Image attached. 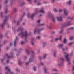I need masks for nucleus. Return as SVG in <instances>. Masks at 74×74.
<instances>
[{
	"mask_svg": "<svg viewBox=\"0 0 74 74\" xmlns=\"http://www.w3.org/2000/svg\"><path fill=\"white\" fill-rule=\"evenodd\" d=\"M64 55L66 58V60L67 62H68V63L67 64L68 65H70L71 63L70 62V58H69V55L66 53H64Z\"/></svg>",
	"mask_w": 74,
	"mask_h": 74,
	"instance_id": "nucleus-1",
	"label": "nucleus"
},
{
	"mask_svg": "<svg viewBox=\"0 0 74 74\" xmlns=\"http://www.w3.org/2000/svg\"><path fill=\"white\" fill-rule=\"evenodd\" d=\"M48 16L49 17H52V20L53 21L54 23L55 22V18L53 17V15H52L51 12H49L48 13Z\"/></svg>",
	"mask_w": 74,
	"mask_h": 74,
	"instance_id": "nucleus-2",
	"label": "nucleus"
},
{
	"mask_svg": "<svg viewBox=\"0 0 74 74\" xmlns=\"http://www.w3.org/2000/svg\"><path fill=\"white\" fill-rule=\"evenodd\" d=\"M20 36H22V37H27V36H28V34H27V31H25V33H24L23 32H22L20 34Z\"/></svg>",
	"mask_w": 74,
	"mask_h": 74,
	"instance_id": "nucleus-3",
	"label": "nucleus"
},
{
	"mask_svg": "<svg viewBox=\"0 0 74 74\" xmlns=\"http://www.w3.org/2000/svg\"><path fill=\"white\" fill-rule=\"evenodd\" d=\"M61 62L59 63V66H61L63 64V62H64V59L63 58H62L61 59Z\"/></svg>",
	"mask_w": 74,
	"mask_h": 74,
	"instance_id": "nucleus-4",
	"label": "nucleus"
},
{
	"mask_svg": "<svg viewBox=\"0 0 74 74\" xmlns=\"http://www.w3.org/2000/svg\"><path fill=\"white\" fill-rule=\"evenodd\" d=\"M57 18L58 21H63V19L61 17H57Z\"/></svg>",
	"mask_w": 74,
	"mask_h": 74,
	"instance_id": "nucleus-5",
	"label": "nucleus"
},
{
	"mask_svg": "<svg viewBox=\"0 0 74 74\" xmlns=\"http://www.w3.org/2000/svg\"><path fill=\"white\" fill-rule=\"evenodd\" d=\"M40 12H42V13H44L45 12L44 11V8L42 7L41 9L39 11Z\"/></svg>",
	"mask_w": 74,
	"mask_h": 74,
	"instance_id": "nucleus-6",
	"label": "nucleus"
},
{
	"mask_svg": "<svg viewBox=\"0 0 74 74\" xmlns=\"http://www.w3.org/2000/svg\"><path fill=\"white\" fill-rule=\"evenodd\" d=\"M37 5H41V3H39L37 2V0H34V3H37Z\"/></svg>",
	"mask_w": 74,
	"mask_h": 74,
	"instance_id": "nucleus-7",
	"label": "nucleus"
},
{
	"mask_svg": "<svg viewBox=\"0 0 74 74\" xmlns=\"http://www.w3.org/2000/svg\"><path fill=\"white\" fill-rule=\"evenodd\" d=\"M64 14L65 15H68V12L66 10H64Z\"/></svg>",
	"mask_w": 74,
	"mask_h": 74,
	"instance_id": "nucleus-8",
	"label": "nucleus"
},
{
	"mask_svg": "<svg viewBox=\"0 0 74 74\" xmlns=\"http://www.w3.org/2000/svg\"><path fill=\"white\" fill-rule=\"evenodd\" d=\"M63 46V44H60L58 45V48H61V47H62Z\"/></svg>",
	"mask_w": 74,
	"mask_h": 74,
	"instance_id": "nucleus-9",
	"label": "nucleus"
},
{
	"mask_svg": "<svg viewBox=\"0 0 74 74\" xmlns=\"http://www.w3.org/2000/svg\"><path fill=\"white\" fill-rule=\"evenodd\" d=\"M35 13H36V14H33L31 16V18L32 19H33V17H34V15H36V14L37 13V12H36Z\"/></svg>",
	"mask_w": 74,
	"mask_h": 74,
	"instance_id": "nucleus-10",
	"label": "nucleus"
},
{
	"mask_svg": "<svg viewBox=\"0 0 74 74\" xmlns=\"http://www.w3.org/2000/svg\"><path fill=\"white\" fill-rule=\"evenodd\" d=\"M67 25H71V21H68Z\"/></svg>",
	"mask_w": 74,
	"mask_h": 74,
	"instance_id": "nucleus-11",
	"label": "nucleus"
},
{
	"mask_svg": "<svg viewBox=\"0 0 74 74\" xmlns=\"http://www.w3.org/2000/svg\"><path fill=\"white\" fill-rule=\"evenodd\" d=\"M47 70H48V69L47 68H44L45 73H47Z\"/></svg>",
	"mask_w": 74,
	"mask_h": 74,
	"instance_id": "nucleus-12",
	"label": "nucleus"
},
{
	"mask_svg": "<svg viewBox=\"0 0 74 74\" xmlns=\"http://www.w3.org/2000/svg\"><path fill=\"white\" fill-rule=\"evenodd\" d=\"M67 40L66 38L64 39V43H66L67 42Z\"/></svg>",
	"mask_w": 74,
	"mask_h": 74,
	"instance_id": "nucleus-13",
	"label": "nucleus"
},
{
	"mask_svg": "<svg viewBox=\"0 0 74 74\" xmlns=\"http://www.w3.org/2000/svg\"><path fill=\"white\" fill-rule=\"evenodd\" d=\"M5 69L6 70H8V71H10V69H9V67H6L5 68Z\"/></svg>",
	"mask_w": 74,
	"mask_h": 74,
	"instance_id": "nucleus-14",
	"label": "nucleus"
},
{
	"mask_svg": "<svg viewBox=\"0 0 74 74\" xmlns=\"http://www.w3.org/2000/svg\"><path fill=\"white\" fill-rule=\"evenodd\" d=\"M52 71H58V70H57V69H52Z\"/></svg>",
	"mask_w": 74,
	"mask_h": 74,
	"instance_id": "nucleus-15",
	"label": "nucleus"
},
{
	"mask_svg": "<svg viewBox=\"0 0 74 74\" xmlns=\"http://www.w3.org/2000/svg\"><path fill=\"white\" fill-rule=\"evenodd\" d=\"M47 55L46 54H45L43 55V58L44 59H45V58H46V57H47Z\"/></svg>",
	"mask_w": 74,
	"mask_h": 74,
	"instance_id": "nucleus-16",
	"label": "nucleus"
},
{
	"mask_svg": "<svg viewBox=\"0 0 74 74\" xmlns=\"http://www.w3.org/2000/svg\"><path fill=\"white\" fill-rule=\"evenodd\" d=\"M8 10L7 9L5 10V14H7V13H8Z\"/></svg>",
	"mask_w": 74,
	"mask_h": 74,
	"instance_id": "nucleus-17",
	"label": "nucleus"
},
{
	"mask_svg": "<svg viewBox=\"0 0 74 74\" xmlns=\"http://www.w3.org/2000/svg\"><path fill=\"white\" fill-rule=\"evenodd\" d=\"M68 4H71V1H69L68 2Z\"/></svg>",
	"mask_w": 74,
	"mask_h": 74,
	"instance_id": "nucleus-18",
	"label": "nucleus"
},
{
	"mask_svg": "<svg viewBox=\"0 0 74 74\" xmlns=\"http://www.w3.org/2000/svg\"><path fill=\"white\" fill-rule=\"evenodd\" d=\"M73 17H69L68 18V19H73Z\"/></svg>",
	"mask_w": 74,
	"mask_h": 74,
	"instance_id": "nucleus-19",
	"label": "nucleus"
},
{
	"mask_svg": "<svg viewBox=\"0 0 74 74\" xmlns=\"http://www.w3.org/2000/svg\"><path fill=\"white\" fill-rule=\"evenodd\" d=\"M74 44L73 42L70 43L69 44V45H72V44Z\"/></svg>",
	"mask_w": 74,
	"mask_h": 74,
	"instance_id": "nucleus-20",
	"label": "nucleus"
},
{
	"mask_svg": "<svg viewBox=\"0 0 74 74\" xmlns=\"http://www.w3.org/2000/svg\"><path fill=\"white\" fill-rule=\"evenodd\" d=\"M68 49V48L67 47H66V49H62V50L63 51H65V50H66V49Z\"/></svg>",
	"mask_w": 74,
	"mask_h": 74,
	"instance_id": "nucleus-21",
	"label": "nucleus"
},
{
	"mask_svg": "<svg viewBox=\"0 0 74 74\" xmlns=\"http://www.w3.org/2000/svg\"><path fill=\"white\" fill-rule=\"evenodd\" d=\"M70 40H72L73 39V37H70L69 38Z\"/></svg>",
	"mask_w": 74,
	"mask_h": 74,
	"instance_id": "nucleus-22",
	"label": "nucleus"
},
{
	"mask_svg": "<svg viewBox=\"0 0 74 74\" xmlns=\"http://www.w3.org/2000/svg\"><path fill=\"white\" fill-rule=\"evenodd\" d=\"M62 36H60V38H59L60 40H61V39H62Z\"/></svg>",
	"mask_w": 74,
	"mask_h": 74,
	"instance_id": "nucleus-23",
	"label": "nucleus"
},
{
	"mask_svg": "<svg viewBox=\"0 0 74 74\" xmlns=\"http://www.w3.org/2000/svg\"><path fill=\"white\" fill-rule=\"evenodd\" d=\"M19 30H22V28H20L18 29V31H19Z\"/></svg>",
	"mask_w": 74,
	"mask_h": 74,
	"instance_id": "nucleus-24",
	"label": "nucleus"
},
{
	"mask_svg": "<svg viewBox=\"0 0 74 74\" xmlns=\"http://www.w3.org/2000/svg\"><path fill=\"white\" fill-rule=\"evenodd\" d=\"M30 14H29L28 15V18H30Z\"/></svg>",
	"mask_w": 74,
	"mask_h": 74,
	"instance_id": "nucleus-25",
	"label": "nucleus"
},
{
	"mask_svg": "<svg viewBox=\"0 0 74 74\" xmlns=\"http://www.w3.org/2000/svg\"><path fill=\"white\" fill-rule=\"evenodd\" d=\"M54 12H57V10H56V8H55L54 9Z\"/></svg>",
	"mask_w": 74,
	"mask_h": 74,
	"instance_id": "nucleus-26",
	"label": "nucleus"
},
{
	"mask_svg": "<svg viewBox=\"0 0 74 74\" xmlns=\"http://www.w3.org/2000/svg\"><path fill=\"white\" fill-rule=\"evenodd\" d=\"M56 41H58V40H59V38H56L55 39Z\"/></svg>",
	"mask_w": 74,
	"mask_h": 74,
	"instance_id": "nucleus-27",
	"label": "nucleus"
},
{
	"mask_svg": "<svg viewBox=\"0 0 74 74\" xmlns=\"http://www.w3.org/2000/svg\"><path fill=\"white\" fill-rule=\"evenodd\" d=\"M37 33V30L36 29L34 31V34H36Z\"/></svg>",
	"mask_w": 74,
	"mask_h": 74,
	"instance_id": "nucleus-28",
	"label": "nucleus"
},
{
	"mask_svg": "<svg viewBox=\"0 0 74 74\" xmlns=\"http://www.w3.org/2000/svg\"><path fill=\"white\" fill-rule=\"evenodd\" d=\"M40 21H41V20H38L37 22H38V23H40Z\"/></svg>",
	"mask_w": 74,
	"mask_h": 74,
	"instance_id": "nucleus-29",
	"label": "nucleus"
},
{
	"mask_svg": "<svg viewBox=\"0 0 74 74\" xmlns=\"http://www.w3.org/2000/svg\"><path fill=\"white\" fill-rule=\"evenodd\" d=\"M6 56H7V57H8V58H11V57H9V56H8V55L7 54L6 55Z\"/></svg>",
	"mask_w": 74,
	"mask_h": 74,
	"instance_id": "nucleus-30",
	"label": "nucleus"
},
{
	"mask_svg": "<svg viewBox=\"0 0 74 74\" xmlns=\"http://www.w3.org/2000/svg\"><path fill=\"white\" fill-rule=\"evenodd\" d=\"M38 34H40V30H38Z\"/></svg>",
	"mask_w": 74,
	"mask_h": 74,
	"instance_id": "nucleus-31",
	"label": "nucleus"
},
{
	"mask_svg": "<svg viewBox=\"0 0 74 74\" xmlns=\"http://www.w3.org/2000/svg\"><path fill=\"white\" fill-rule=\"evenodd\" d=\"M33 69L34 71H36V67H34Z\"/></svg>",
	"mask_w": 74,
	"mask_h": 74,
	"instance_id": "nucleus-32",
	"label": "nucleus"
},
{
	"mask_svg": "<svg viewBox=\"0 0 74 74\" xmlns=\"http://www.w3.org/2000/svg\"><path fill=\"white\" fill-rule=\"evenodd\" d=\"M31 42L32 45H34V42H33L32 41Z\"/></svg>",
	"mask_w": 74,
	"mask_h": 74,
	"instance_id": "nucleus-33",
	"label": "nucleus"
},
{
	"mask_svg": "<svg viewBox=\"0 0 74 74\" xmlns=\"http://www.w3.org/2000/svg\"><path fill=\"white\" fill-rule=\"evenodd\" d=\"M73 29H74V28L72 27L71 28H69V29L70 30H73Z\"/></svg>",
	"mask_w": 74,
	"mask_h": 74,
	"instance_id": "nucleus-34",
	"label": "nucleus"
},
{
	"mask_svg": "<svg viewBox=\"0 0 74 74\" xmlns=\"http://www.w3.org/2000/svg\"><path fill=\"white\" fill-rule=\"evenodd\" d=\"M40 64L42 66H43V65L44 64L43 63V62H41Z\"/></svg>",
	"mask_w": 74,
	"mask_h": 74,
	"instance_id": "nucleus-35",
	"label": "nucleus"
},
{
	"mask_svg": "<svg viewBox=\"0 0 74 74\" xmlns=\"http://www.w3.org/2000/svg\"><path fill=\"white\" fill-rule=\"evenodd\" d=\"M25 4V3L23 2V3L22 4V5H24Z\"/></svg>",
	"mask_w": 74,
	"mask_h": 74,
	"instance_id": "nucleus-36",
	"label": "nucleus"
},
{
	"mask_svg": "<svg viewBox=\"0 0 74 74\" xmlns=\"http://www.w3.org/2000/svg\"><path fill=\"white\" fill-rule=\"evenodd\" d=\"M59 11L60 12H62V10L61 9H60L59 10Z\"/></svg>",
	"mask_w": 74,
	"mask_h": 74,
	"instance_id": "nucleus-37",
	"label": "nucleus"
},
{
	"mask_svg": "<svg viewBox=\"0 0 74 74\" xmlns=\"http://www.w3.org/2000/svg\"><path fill=\"white\" fill-rule=\"evenodd\" d=\"M41 38V37L39 36L38 37V39H40V38Z\"/></svg>",
	"mask_w": 74,
	"mask_h": 74,
	"instance_id": "nucleus-38",
	"label": "nucleus"
},
{
	"mask_svg": "<svg viewBox=\"0 0 74 74\" xmlns=\"http://www.w3.org/2000/svg\"><path fill=\"white\" fill-rule=\"evenodd\" d=\"M40 26H44V24H40Z\"/></svg>",
	"mask_w": 74,
	"mask_h": 74,
	"instance_id": "nucleus-39",
	"label": "nucleus"
},
{
	"mask_svg": "<svg viewBox=\"0 0 74 74\" xmlns=\"http://www.w3.org/2000/svg\"><path fill=\"white\" fill-rule=\"evenodd\" d=\"M14 11H16V10H17V9L16 8H14Z\"/></svg>",
	"mask_w": 74,
	"mask_h": 74,
	"instance_id": "nucleus-40",
	"label": "nucleus"
},
{
	"mask_svg": "<svg viewBox=\"0 0 74 74\" xmlns=\"http://www.w3.org/2000/svg\"><path fill=\"white\" fill-rule=\"evenodd\" d=\"M56 53H54V56H56Z\"/></svg>",
	"mask_w": 74,
	"mask_h": 74,
	"instance_id": "nucleus-41",
	"label": "nucleus"
},
{
	"mask_svg": "<svg viewBox=\"0 0 74 74\" xmlns=\"http://www.w3.org/2000/svg\"><path fill=\"white\" fill-rule=\"evenodd\" d=\"M16 44V40H15L14 42V45L15 46V44Z\"/></svg>",
	"mask_w": 74,
	"mask_h": 74,
	"instance_id": "nucleus-42",
	"label": "nucleus"
},
{
	"mask_svg": "<svg viewBox=\"0 0 74 74\" xmlns=\"http://www.w3.org/2000/svg\"><path fill=\"white\" fill-rule=\"evenodd\" d=\"M21 44H24V42H21Z\"/></svg>",
	"mask_w": 74,
	"mask_h": 74,
	"instance_id": "nucleus-43",
	"label": "nucleus"
},
{
	"mask_svg": "<svg viewBox=\"0 0 74 74\" xmlns=\"http://www.w3.org/2000/svg\"><path fill=\"white\" fill-rule=\"evenodd\" d=\"M7 21V20H5L4 21V22H5V23Z\"/></svg>",
	"mask_w": 74,
	"mask_h": 74,
	"instance_id": "nucleus-44",
	"label": "nucleus"
},
{
	"mask_svg": "<svg viewBox=\"0 0 74 74\" xmlns=\"http://www.w3.org/2000/svg\"><path fill=\"white\" fill-rule=\"evenodd\" d=\"M73 70H74V66H73Z\"/></svg>",
	"mask_w": 74,
	"mask_h": 74,
	"instance_id": "nucleus-45",
	"label": "nucleus"
},
{
	"mask_svg": "<svg viewBox=\"0 0 74 74\" xmlns=\"http://www.w3.org/2000/svg\"><path fill=\"white\" fill-rule=\"evenodd\" d=\"M4 25V24H2V27H3V25Z\"/></svg>",
	"mask_w": 74,
	"mask_h": 74,
	"instance_id": "nucleus-46",
	"label": "nucleus"
},
{
	"mask_svg": "<svg viewBox=\"0 0 74 74\" xmlns=\"http://www.w3.org/2000/svg\"><path fill=\"white\" fill-rule=\"evenodd\" d=\"M8 1V0H7L6 1V3H7V2Z\"/></svg>",
	"mask_w": 74,
	"mask_h": 74,
	"instance_id": "nucleus-47",
	"label": "nucleus"
},
{
	"mask_svg": "<svg viewBox=\"0 0 74 74\" xmlns=\"http://www.w3.org/2000/svg\"><path fill=\"white\" fill-rule=\"evenodd\" d=\"M29 64V63H28V62L26 63V64H27V65H28V64Z\"/></svg>",
	"mask_w": 74,
	"mask_h": 74,
	"instance_id": "nucleus-48",
	"label": "nucleus"
},
{
	"mask_svg": "<svg viewBox=\"0 0 74 74\" xmlns=\"http://www.w3.org/2000/svg\"><path fill=\"white\" fill-rule=\"evenodd\" d=\"M53 3H54L55 2V0H53L52 1Z\"/></svg>",
	"mask_w": 74,
	"mask_h": 74,
	"instance_id": "nucleus-49",
	"label": "nucleus"
},
{
	"mask_svg": "<svg viewBox=\"0 0 74 74\" xmlns=\"http://www.w3.org/2000/svg\"><path fill=\"white\" fill-rule=\"evenodd\" d=\"M22 19V18H20V21H21Z\"/></svg>",
	"mask_w": 74,
	"mask_h": 74,
	"instance_id": "nucleus-50",
	"label": "nucleus"
},
{
	"mask_svg": "<svg viewBox=\"0 0 74 74\" xmlns=\"http://www.w3.org/2000/svg\"><path fill=\"white\" fill-rule=\"evenodd\" d=\"M3 14V12H2L1 13V15H2Z\"/></svg>",
	"mask_w": 74,
	"mask_h": 74,
	"instance_id": "nucleus-51",
	"label": "nucleus"
},
{
	"mask_svg": "<svg viewBox=\"0 0 74 74\" xmlns=\"http://www.w3.org/2000/svg\"><path fill=\"white\" fill-rule=\"evenodd\" d=\"M1 45H0V47H1ZM0 51H1V49H0Z\"/></svg>",
	"mask_w": 74,
	"mask_h": 74,
	"instance_id": "nucleus-52",
	"label": "nucleus"
},
{
	"mask_svg": "<svg viewBox=\"0 0 74 74\" xmlns=\"http://www.w3.org/2000/svg\"><path fill=\"white\" fill-rule=\"evenodd\" d=\"M2 37H3L2 36H1V38H2Z\"/></svg>",
	"mask_w": 74,
	"mask_h": 74,
	"instance_id": "nucleus-53",
	"label": "nucleus"
},
{
	"mask_svg": "<svg viewBox=\"0 0 74 74\" xmlns=\"http://www.w3.org/2000/svg\"><path fill=\"white\" fill-rule=\"evenodd\" d=\"M27 1H31V0H27Z\"/></svg>",
	"mask_w": 74,
	"mask_h": 74,
	"instance_id": "nucleus-54",
	"label": "nucleus"
},
{
	"mask_svg": "<svg viewBox=\"0 0 74 74\" xmlns=\"http://www.w3.org/2000/svg\"><path fill=\"white\" fill-rule=\"evenodd\" d=\"M45 45H47V43H44V45H45Z\"/></svg>",
	"mask_w": 74,
	"mask_h": 74,
	"instance_id": "nucleus-55",
	"label": "nucleus"
},
{
	"mask_svg": "<svg viewBox=\"0 0 74 74\" xmlns=\"http://www.w3.org/2000/svg\"><path fill=\"white\" fill-rule=\"evenodd\" d=\"M8 60L7 61V63H8Z\"/></svg>",
	"mask_w": 74,
	"mask_h": 74,
	"instance_id": "nucleus-56",
	"label": "nucleus"
},
{
	"mask_svg": "<svg viewBox=\"0 0 74 74\" xmlns=\"http://www.w3.org/2000/svg\"><path fill=\"white\" fill-rule=\"evenodd\" d=\"M19 22V21H18V25Z\"/></svg>",
	"mask_w": 74,
	"mask_h": 74,
	"instance_id": "nucleus-57",
	"label": "nucleus"
},
{
	"mask_svg": "<svg viewBox=\"0 0 74 74\" xmlns=\"http://www.w3.org/2000/svg\"><path fill=\"white\" fill-rule=\"evenodd\" d=\"M62 31H61L60 32L61 33H62Z\"/></svg>",
	"mask_w": 74,
	"mask_h": 74,
	"instance_id": "nucleus-58",
	"label": "nucleus"
},
{
	"mask_svg": "<svg viewBox=\"0 0 74 74\" xmlns=\"http://www.w3.org/2000/svg\"><path fill=\"white\" fill-rule=\"evenodd\" d=\"M53 74H58V73H53Z\"/></svg>",
	"mask_w": 74,
	"mask_h": 74,
	"instance_id": "nucleus-59",
	"label": "nucleus"
},
{
	"mask_svg": "<svg viewBox=\"0 0 74 74\" xmlns=\"http://www.w3.org/2000/svg\"><path fill=\"white\" fill-rule=\"evenodd\" d=\"M17 38H18V37H16V40H17Z\"/></svg>",
	"mask_w": 74,
	"mask_h": 74,
	"instance_id": "nucleus-60",
	"label": "nucleus"
},
{
	"mask_svg": "<svg viewBox=\"0 0 74 74\" xmlns=\"http://www.w3.org/2000/svg\"><path fill=\"white\" fill-rule=\"evenodd\" d=\"M3 60H1V62H3Z\"/></svg>",
	"mask_w": 74,
	"mask_h": 74,
	"instance_id": "nucleus-61",
	"label": "nucleus"
},
{
	"mask_svg": "<svg viewBox=\"0 0 74 74\" xmlns=\"http://www.w3.org/2000/svg\"><path fill=\"white\" fill-rule=\"evenodd\" d=\"M5 74H7V72L6 73H5Z\"/></svg>",
	"mask_w": 74,
	"mask_h": 74,
	"instance_id": "nucleus-62",
	"label": "nucleus"
},
{
	"mask_svg": "<svg viewBox=\"0 0 74 74\" xmlns=\"http://www.w3.org/2000/svg\"><path fill=\"white\" fill-rule=\"evenodd\" d=\"M72 74H74V72Z\"/></svg>",
	"mask_w": 74,
	"mask_h": 74,
	"instance_id": "nucleus-63",
	"label": "nucleus"
},
{
	"mask_svg": "<svg viewBox=\"0 0 74 74\" xmlns=\"http://www.w3.org/2000/svg\"><path fill=\"white\" fill-rule=\"evenodd\" d=\"M12 72H11V74H12Z\"/></svg>",
	"mask_w": 74,
	"mask_h": 74,
	"instance_id": "nucleus-64",
	"label": "nucleus"
}]
</instances>
